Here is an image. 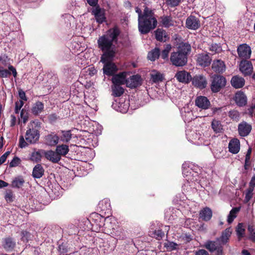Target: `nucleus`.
Instances as JSON below:
<instances>
[{
  "mask_svg": "<svg viewBox=\"0 0 255 255\" xmlns=\"http://www.w3.org/2000/svg\"><path fill=\"white\" fill-rule=\"evenodd\" d=\"M27 142L25 141L23 137L21 136L19 138V146L21 148L25 147L27 145Z\"/></svg>",
  "mask_w": 255,
  "mask_h": 255,
  "instance_id": "bf43d9fd",
  "label": "nucleus"
},
{
  "mask_svg": "<svg viewBox=\"0 0 255 255\" xmlns=\"http://www.w3.org/2000/svg\"><path fill=\"white\" fill-rule=\"evenodd\" d=\"M11 75L10 72L6 69H3L0 67V75L2 78H6Z\"/></svg>",
  "mask_w": 255,
  "mask_h": 255,
  "instance_id": "5fc2aeb1",
  "label": "nucleus"
},
{
  "mask_svg": "<svg viewBox=\"0 0 255 255\" xmlns=\"http://www.w3.org/2000/svg\"><path fill=\"white\" fill-rule=\"evenodd\" d=\"M160 55V50L158 48H155L148 54L147 57L149 60L154 61L157 59Z\"/></svg>",
  "mask_w": 255,
  "mask_h": 255,
  "instance_id": "e433bc0d",
  "label": "nucleus"
},
{
  "mask_svg": "<svg viewBox=\"0 0 255 255\" xmlns=\"http://www.w3.org/2000/svg\"><path fill=\"white\" fill-rule=\"evenodd\" d=\"M92 13L94 15L97 22L102 23L106 20L105 10L99 6H97L92 9Z\"/></svg>",
  "mask_w": 255,
  "mask_h": 255,
  "instance_id": "9b49d317",
  "label": "nucleus"
},
{
  "mask_svg": "<svg viewBox=\"0 0 255 255\" xmlns=\"http://www.w3.org/2000/svg\"><path fill=\"white\" fill-rule=\"evenodd\" d=\"M3 247L7 251H12L15 246V243L10 238L3 239Z\"/></svg>",
  "mask_w": 255,
  "mask_h": 255,
  "instance_id": "7c9ffc66",
  "label": "nucleus"
},
{
  "mask_svg": "<svg viewBox=\"0 0 255 255\" xmlns=\"http://www.w3.org/2000/svg\"><path fill=\"white\" fill-rule=\"evenodd\" d=\"M209 49L211 51L214 53H218L221 51L222 48L219 44L214 43L210 45Z\"/></svg>",
  "mask_w": 255,
  "mask_h": 255,
  "instance_id": "09e8293b",
  "label": "nucleus"
},
{
  "mask_svg": "<svg viewBox=\"0 0 255 255\" xmlns=\"http://www.w3.org/2000/svg\"><path fill=\"white\" fill-rule=\"evenodd\" d=\"M170 61L173 65L180 67L186 64L187 57L185 54L176 52H173L171 54Z\"/></svg>",
  "mask_w": 255,
  "mask_h": 255,
  "instance_id": "20e7f679",
  "label": "nucleus"
},
{
  "mask_svg": "<svg viewBox=\"0 0 255 255\" xmlns=\"http://www.w3.org/2000/svg\"><path fill=\"white\" fill-rule=\"evenodd\" d=\"M38 122H32L28 125L25 137L26 141L29 143L36 142L39 138V132L37 127Z\"/></svg>",
  "mask_w": 255,
  "mask_h": 255,
  "instance_id": "7ed1b4c3",
  "label": "nucleus"
},
{
  "mask_svg": "<svg viewBox=\"0 0 255 255\" xmlns=\"http://www.w3.org/2000/svg\"><path fill=\"white\" fill-rule=\"evenodd\" d=\"M41 152L48 160L53 163H57L61 160V157L56 150L54 151L52 150H42Z\"/></svg>",
  "mask_w": 255,
  "mask_h": 255,
  "instance_id": "ddd939ff",
  "label": "nucleus"
},
{
  "mask_svg": "<svg viewBox=\"0 0 255 255\" xmlns=\"http://www.w3.org/2000/svg\"><path fill=\"white\" fill-rule=\"evenodd\" d=\"M231 234L232 230L230 228H227L223 232L221 238L218 239L222 245H225L228 242Z\"/></svg>",
  "mask_w": 255,
  "mask_h": 255,
  "instance_id": "c85d7f7f",
  "label": "nucleus"
},
{
  "mask_svg": "<svg viewBox=\"0 0 255 255\" xmlns=\"http://www.w3.org/2000/svg\"><path fill=\"white\" fill-rule=\"evenodd\" d=\"M234 100L239 107H244L247 104V97L242 91H239L235 94Z\"/></svg>",
  "mask_w": 255,
  "mask_h": 255,
  "instance_id": "dca6fc26",
  "label": "nucleus"
},
{
  "mask_svg": "<svg viewBox=\"0 0 255 255\" xmlns=\"http://www.w3.org/2000/svg\"><path fill=\"white\" fill-rule=\"evenodd\" d=\"M20 118L24 124L26 123L28 119V112L24 109H22L20 112Z\"/></svg>",
  "mask_w": 255,
  "mask_h": 255,
  "instance_id": "de8ad7c7",
  "label": "nucleus"
},
{
  "mask_svg": "<svg viewBox=\"0 0 255 255\" xmlns=\"http://www.w3.org/2000/svg\"><path fill=\"white\" fill-rule=\"evenodd\" d=\"M87 1L91 6H96L98 3V0H87Z\"/></svg>",
  "mask_w": 255,
  "mask_h": 255,
  "instance_id": "774afa93",
  "label": "nucleus"
},
{
  "mask_svg": "<svg viewBox=\"0 0 255 255\" xmlns=\"http://www.w3.org/2000/svg\"><path fill=\"white\" fill-rule=\"evenodd\" d=\"M237 52L239 58L242 60H247L251 57L252 50L247 44H242L238 47Z\"/></svg>",
  "mask_w": 255,
  "mask_h": 255,
  "instance_id": "0eeeda50",
  "label": "nucleus"
},
{
  "mask_svg": "<svg viewBox=\"0 0 255 255\" xmlns=\"http://www.w3.org/2000/svg\"><path fill=\"white\" fill-rule=\"evenodd\" d=\"M192 85L196 88L200 89L205 88L207 85V81L206 77L201 74L196 75L191 80Z\"/></svg>",
  "mask_w": 255,
  "mask_h": 255,
  "instance_id": "1a4fd4ad",
  "label": "nucleus"
},
{
  "mask_svg": "<svg viewBox=\"0 0 255 255\" xmlns=\"http://www.w3.org/2000/svg\"><path fill=\"white\" fill-rule=\"evenodd\" d=\"M150 75V79L153 83H159L162 81L163 79L162 74L156 71H152Z\"/></svg>",
  "mask_w": 255,
  "mask_h": 255,
  "instance_id": "473e14b6",
  "label": "nucleus"
},
{
  "mask_svg": "<svg viewBox=\"0 0 255 255\" xmlns=\"http://www.w3.org/2000/svg\"><path fill=\"white\" fill-rule=\"evenodd\" d=\"M229 151L233 154L238 153L240 149V140L236 138L232 139L229 143Z\"/></svg>",
  "mask_w": 255,
  "mask_h": 255,
  "instance_id": "412c9836",
  "label": "nucleus"
},
{
  "mask_svg": "<svg viewBox=\"0 0 255 255\" xmlns=\"http://www.w3.org/2000/svg\"><path fill=\"white\" fill-rule=\"evenodd\" d=\"M160 19V22L164 27L168 28L174 25V21L170 16L163 15Z\"/></svg>",
  "mask_w": 255,
  "mask_h": 255,
  "instance_id": "bb28decb",
  "label": "nucleus"
},
{
  "mask_svg": "<svg viewBox=\"0 0 255 255\" xmlns=\"http://www.w3.org/2000/svg\"><path fill=\"white\" fill-rule=\"evenodd\" d=\"M171 49V46L170 44L166 45L164 49L162 51L161 53V57L163 59H167L168 57V54Z\"/></svg>",
  "mask_w": 255,
  "mask_h": 255,
  "instance_id": "79ce46f5",
  "label": "nucleus"
},
{
  "mask_svg": "<svg viewBox=\"0 0 255 255\" xmlns=\"http://www.w3.org/2000/svg\"><path fill=\"white\" fill-rule=\"evenodd\" d=\"M10 125L11 127H13L15 125L16 122V117L13 115H11L10 116Z\"/></svg>",
  "mask_w": 255,
  "mask_h": 255,
  "instance_id": "0e129e2a",
  "label": "nucleus"
},
{
  "mask_svg": "<svg viewBox=\"0 0 255 255\" xmlns=\"http://www.w3.org/2000/svg\"><path fill=\"white\" fill-rule=\"evenodd\" d=\"M99 206L102 210L105 211L109 209L110 204L109 201L106 199L100 201L99 203Z\"/></svg>",
  "mask_w": 255,
  "mask_h": 255,
  "instance_id": "37998d69",
  "label": "nucleus"
},
{
  "mask_svg": "<svg viewBox=\"0 0 255 255\" xmlns=\"http://www.w3.org/2000/svg\"><path fill=\"white\" fill-rule=\"evenodd\" d=\"M195 104L199 108L206 110L209 107L210 102L206 97L199 96L196 98Z\"/></svg>",
  "mask_w": 255,
  "mask_h": 255,
  "instance_id": "4be33fe9",
  "label": "nucleus"
},
{
  "mask_svg": "<svg viewBox=\"0 0 255 255\" xmlns=\"http://www.w3.org/2000/svg\"><path fill=\"white\" fill-rule=\"evenodd\" d=\"M239 70L244 76H250L253 72V66L249 60H241L239 65Z\"/></svg>",
  "mask_w": 255,
  "mask_h": 255,
  "instance_id": "6e6552de",
  "label": "nucleus"
},
{
  "mask_svg": "<svg viewBox=\"0 0 255 255\" xmlns=\"http://www.w3.org/2000/svg\"><path fill=\"white\" fill-rule=\"evenodd\" d=\"M240 210V207H235L233 208L228 216L227 221L229 224L233 222L234 219L237 217V214Z\"/></svg>",
  "mask_w": 255,
  "mask_h": 255,
  "instance_id": "c9c22d12",
  "label": "nucleus"
},
{
  "mask_svg": "<svg viewBox=\"0 0 255 255\" xmlns=\"http://www.w3.org/2000/svg\"><path fill=\"white\" fill-rule=\"evenodd\" d=\"M255 187V175L253 176L250 182L249 188H252L254 190Z\"/></svg>",
  "mask_w": 255,
  "mask_h": 255,
  "instance_id": "680f3d73",
  "label": "nucleus"
},
{
  "mask_svg": "<svg viewBox=\"0 0 255 255\" xmlns=\"http://www.w3.org/2000/svg\"><path fill=\"white\" fill-rule=\"evenodd\" d=\"M231 84L235 89H240L244 86L245 80L239 75H235L231 78Z\"/></svg>",
  "mask_w": 255,
  "mask_h": 255,
  "instance_id": "a211bd4d",
  "label": "nucleus"
},
{
  "mask_svg": "<svg viewBox=\"0 0 255 255\" xmlns=\"http://www.w3.org/2000/svg\"><path fill=\"white\" fill-rule=\"evenodd\" d=\"M240 113L237 110L231 111L229 113V116L233 120L238 121L240 118Z\"/></svg>",
  "mask_w": 255,
  "mask_h": 255,
  "instance_id": "49530a36",
  "label": "nucleus"
},
{
  "mask_svg": "<svg viewBox=\"0 0 255 255\" xmlns=\"http://www.w3.org/2000/svg\"><path fill=\"white\" fill-rule=\"evenodd\" d=\"M18 95H19V98L21 99L20 100H21V101L24 100L25 101H26L27 100V99L25 95V93L23 90H22L21 89L19 90L18 91Z\"/></svg>",
  "mask_w": 255,
  "mask_h": 255,
  "instance_id": "13d9d810",
  "label": "nucleus"
},
{
  "mask_svg": "<svg viewBox=\"0 0 255 255\" xmlns=\"http://www.w3.org/2000/svg\"><path fill=\"white\" fill-rule=\"evenodd\" d=\"M20 163V159L17 157H14L9 163V167H15Z\"/></svg>",
  "mask_w": 255,
  "mask_h": 255,
  "instance_id": "864d4df0",
  "label": "nucleus"
},
{
  "mask_svg": "<svg viewBox=\"0 0 255 255\" xmlns=\"http://www.w3.org/2000/svg\"><path fill=\"white\" fill-rule=\"evenodd\" d=\"M175 77L179 82L185 84L189 83L192 79L190 73L185 70L177 72L175 75Z\"/></svg>",
  "mask_w": 255,
  "mask_h": 255,
  "instance_id": "2eb2a0df",
  "label": "nucleus"
},
{
  "mask_svg": "<svg viewBox=\"0 0 255 255\" xmlns=\"http://www.w3.org/2000/svg\"><path fill=\"white\" fill-rule=\"evenodd\" d=\"M212 128L216 133L221 132L223 129L221 122L219 121L214 120L212 122Z\"/></svg>",
  "mask_w": 255,
  "mask_h": 255,
  "instance_id": "58836bf2",
  "label": "nucleus"
},
{
  "mask_svg": "<svg viewBox=\"0 0 255 255\" xmlns=\"http://www.w3.org/2000/svg\"><path fill=\"white\" fill-rule=\"evenodd\" d=\"M195 255H209L208 253L204 250H200L196 252Z\"/></svg>",
  "mask_w": 255,
  "mask_h": 255,
  "instance_id": "338daca9",
  "label": "nucleus"
},
{
  "mask_svg": "<svg viewBox=\"0 0 255 255\" xmlns=\"http://www.w3.org/2000/svg\"><path fill=\"white\" fill-rule=\"evenodd\" d=\"M205 247L211 252H216L215 255H224L223 245L219 242V239L216 241H207Z\"/></svg>",
  "mask_w": 255,
  "mask_h": 255,
  "instance_id": "39448f33",
  "label": "nucleus"
},
{
  "mask_svg": "<svg viewBox=\"0 0 255 255\" xmlns=\"http://www.w3.org/2000/svg\"><path fill=\"white\" fill-rule=\"evenodd\" d=\"M120 33L119 29L115 27L110 29L106 34L99 38L98 40V46L103 52L101 56V61L102 62L113 60L117 52L116 44L117 43L118 36Z\"/></svg>",
  "mask_w": 255,
  "mask_h": 255,
  "instance_id": "f257e3e1",
  "label": "nucleus"
},
{
  "mask_svg": "<svg viewBox=\"0 0 255 255\" xmlns=\"http://www.w3.org/2000/svg\"><path fill=\"white\" fill-rule=\"evenodd\" d=\"M226 84V80L225 77L220 75H215L211 85V89L214 93L219 92L224 88Z\"/></svg>",
  "mask_w": 255,
  "mask_h": 255,
  "instance_id": "423d86ee",
  "label": "nucleus"
},
{
  "mask_svg": "<svg viewBox=\"0 0 255 255\" xmlns=\"http://www.w3.org/2000/svg\"><path fill=\"white\" fill-rule=\"evenodd\" d=\"M212 58L208 53H202L196 55V62L197 65L203 67L209 66L211 63Z\"/></svg>",
  "mask_w": 255,
  "mask_h": 255,
  "instance_id": "9d476101",
  "label": "nucleus"
},
{
  "mask_svg": "<svg viewBox=\"0 0 255 255\" xmlns=\"http://www.w3.org/2000/svg\"><path fill=\"white\" fill-rule=\"evenodd\" d=\"M24 105V103L22 101L19 100L18 101H16L15 103V109L14 111L15 114H18L19 111L20 110L21 108L22 107V106Z\"/></svg>",
  "mask_w": 255,
  "mask_h": 255,
  "instance_id": "3c124183",
  "label": "nucleus"
},
{
  "mask_svg": "<svg viewBox=\"0 0 255 255\" xmlns=\"http://www.w3.org/2000/svg\"><path fill=\"white\" fill-rule=\"evenodd\" d=\"M113 95L115 97H120L124 93V89L121 85H114L112 87Z\"/></svg>",
  "mask_w": 255,
  "mask_h": 255,
  "instance_id": "4c0bfd02",
  "label": "nucleus"
},
{
  "mask_svg": "<svg viewBox=\"0 0 255 255\" xmlns=\"http://www.w3.org/2000/svg\"><path fill=\"white\" fill-rule=\"evenodd\" d=\"M42 150H40L36 152H32L31 157L30 159L35 162H38L41 160L42 154H43L41 152Z\"/></svg>",
  "mask_w": 255,
  "mask_h": 255,
  "instance_id": "ea45409f",
  "label": "nucleus"
},
{
  "mask_svg": "<svg viewBox=\"0 0 255 255\" xmlns=\"http://www.w3.org/2000/svg\"><path fill=\"white\" fill-rule=\"evenodd\" d=\"M245 231L244 225L242 223H239L236 228V232L239 239L244 236Z\"/></svg>",
  "mask_w": 255,
  "mask_h": 255,
  "instance_id": "a19ab883",
  "label": "nucleus"
},
{
  "mask_svg": "<svg viewBox=\"0 0 255 255\" xmlns=\"http://www.w3.org/2000/svg\"><path fill=\"white\" fill-rule=\"evenodd\" d=\"M13 194L12 192L9 190L6 191L5 194V199L8 202H11L13 201Z\"/></svg>",
  "mask_w": 255,
  "mask_h": 255,
  "instance_id": "4d7b16f0",
  "label": "nucleus"
},
{
  "mask_svg": "<svg viewBox=\"0 0 255 255\" xmlns=\"http://www.w3.org/2000/svg\"><path fill=\"white\" fill-rule=\"evenodd\" d=\"M156 39L161 42H165L168 39L166 31L162 28H158L155 31Z\"/></svg>",
  "mask_w": 255,
  "mask_h": 255,
  "instance_id": "393cba45",
  "label": "nucleus"
},
{
  "mask_svg": "<svg viewBox=\"0 0 255 255\" xmlns=\"http://www.w3.org/2000/svg\"><path fill=\"white\" fill-rule=\"evenodd\" d=\"M44 109V105L41 102L38 101L34 103L31 108V112L34 115L40 114Z\"/></svg>",
  "mask_w": 255,
  "mask_h": 255,
  "instance_id": "c756f323",
  "label": "nucleus"
},
{
  "mask_svg": "<svg viewBox=\"0 0 255 255\" xmlns=\"http://www.w3.org/2000/svg\"><path fill=\"white\" fill-rule=\"evenodd\" d=\"M88 70L89 74L91 76L95 75L97 72V70L93 67H89Z\"/></svg>",
  "mask_w": 255,
  "mask_h": 255,
  "instance_id": "69168bd1",
  "label": "nucleus"
},
{
  "mask_svg": "<svg viewBox=\"0 0 255 255\" xmlns=\"http://www.w3.org/2000/svg\"><path fill=\"white\" fill-rule=\"evenodd\" d=\"M212 68L216 72L222 73L225 71L226 66L223 61L221 60H216L213 61Z\"/></svg>",
  "mask_w": 255,
  "mask_h": 255,
  "instance_id": "b1692460",
  "label": "nucleus"
},
{
  "mask_svg": "<svg viewBox=\"0 0 255 255\" xmlns=\"http://www.w3.org/2000/svg\"><path fill=\"white\" fill-rule=\"evenodd\" d=\"M177 245L173 242H169L166 245L168 250H172L176 248Z\"/></svg>",
  "mask_w": 255,
  "mask_h": 255,
  "instance_id": "052dcab7",
  "label": "nucleus"
},
{
  "mask_svg": "<svg viewBox=\"0 0 255 255\" xmlns=\"http://www.w3.org/2000/svg\"><path fill=\"white\" fill-rule=\"evenodd\" d=\"M112 60L103 62L104 63L103 67L104 74L108 76L114 75L118 71V68L115 63L112 62Z\"/></svg>",
  "mask_w": 255,
  "mask_h": 255,
  "instance_id": "f8f14e48",
  "label": "nucleus"
},
{
  "mask_svg": "<svg viewBox=\"0 0 255 255\" xmlns=\"http://www.w3.org/2000/svg\"><path fill=\"white\" fill-rule=\"evenodd\" d=\"M61 140L64 142H68L71 139V133L70 131H63Z\"/></svg>",
  "mask_w": 255,
  "mask_h": 255,
  "instance_id": "c03bdc74",
  "label": "nucleus"
},
{
  "mask_svg": "<svg viewBox=\"0 0 255 255\" xmlns=\"http://www.w3.org/2000/svg\"><path fill=\"white\" fill-rule=\"evenodd\" d=\"M59 140V136L54 132L47 134L44 137L45 144L50 146L56 145L58 143Z\"/></svg>",
  "mask_w": 255,
  "mask_h": 255,
  "instance_id": "6ab92c4d",
  "label": "nucleus"
},
{
  "mask_svg": "<svg viewBox=\"0 0 255 255\" xmlns=\"http://www.w3.org/2000/svg\"><path fill=\"white\" fill-rule=\"evenodd\" d=\"M127 87L134 88L141 85V77L138 75L131 76L126 80Z\"/></svg>",
  "mask_w": 255,
  "mask_h": 255,
  "instance_id": "f3484780",
  "label": "nucleus"
},
{
  "mask_svg": "<svg viewBox=\"0 0 255 255\" xmlns=\"http://www.w3.org/2000/svg\"><path fill=\"white\" fill-rule=\"evenodd\" d=\"M252 129L251 125L246 122L243 121L238 125V132L241 136H248Z\"/></svg>",
  "mask_w": 255,
  "mask_h": 255,
  "instance_id": "4468645a",
  "label": "nucleus"
},
{
  "mask_svg": "<svg viewBox=\"0 0 255 255\" xmlns=\"http://www.w3.org/2000/svg\"><path fill=\"white\" fill-rule=\"evenodd\" d=\"M69 147L65 144H62L57 146L56 151L60 157L61 158L62 156H65L69 152Z\"/></svg>",
  "mask_w": 255,
  "mask_h": 255,
  "instance_id": "72a5a7b5",
  "label": "nucleus"
},
{
  "mask_svg": "<svg viewBox=\"0 0 255 255\" xmlns=\"http://www.w3.org/2000/svg\"><path fill=\"white\" fill-rule=\"evenodd\" d=\"M135 12L138 14V27L141 34H146L156 27L157 21L151 9L146 6L142 12L139 8L136 7Z\"/></svg>",
  "mask_w": 255,
  "mask_h": 255,
  "instance_id": "f03ea898",
  "label": "nucleus"
},
{
  "mask_svg": "<svg viewBox=\"0 0 255 255\" xmlns=\"http://www.w3.org/2000/svg\"><path fill=\"white\" fill-rule=\"evenodd\" d=\"M248 230L249 232V239L252 241H255V229L252 225H249Z\"/></svg>",
  "mask_w": 255,
  "mask_h": 255,
  "instance_id": "a18cd8bd",
  "label": "nucleus"
},
{
  "mask_svg": "<svg viewBox=\"0 0 255 255\" xmlns=\"http://www.w3.org/2000/svg\"><path fill=\"white\" fill-rule=\"evenodd\" d=\"M126 73L123 72L114 76L112 78V82L114 85H121L126 84Z\"/></svg>",
  "mask_w": 255,
  "mask_h": 255,
  "instance_id": "5701e85b",
  "label": "nucleus"
},
{
  "mask_svg": "<svg viewBox=\"0 0 255 255\" xmlns=\"http://www.w3.org/2000/svg\"><path fill=\"white\" fill-rule=\"evenodd\" d=\"M181 0H166V2L167 5L171 7H175L179 4Z\"/></svg>",
  "mask_w": 255,
  "mask_h": 255,
  "instance_id": "603ef678",
  "label": "nucleus"
},
{
  "mask_svg": "<svg viewBox=\"0 0 255 255\" xmlns=\"http://www.w3.org/2000/svg\"><path fill=\"white\" fill-rule=\"evenodd\" d=\"M252 153V148H249L247 151L246 155V158L245 160L247 162H250V158H251V155Z\"/></svg>",
  "mask_w": 255,
  "mask_h": 255,
  "instance_id": "e2e57ef3",
  "label": "nucleus"
},
{
  "mask_svg": "<svg viewBox=\"0 0 255 255\" xmlns=\"http://www.w3.org/2000/svg\"><path fill=\"white\" fill-rule=\"evenodd\" d=\"M190 51L191 46L189 43L181 42L179 44L177 51L185 54V56L187 57V55Z\"/></svg>",
  "mask_w": 255,
  "mask_h": 255,
  "instance_id": "cd10ccee",
  "label": "nucleus"
},
{
  "mask_svg": "<svg viewBox=\"0 0 255 255\" xmlns=\"http://www.w3.org/2000/svg\"><path fill=\"white\" fill-rule=\"evenodd\" d=\"M200 217L205 221H209L212 216V212L211 210L208 207L203 209L200 213Z\"/></svg>",
  "mask_w": 255,
  "mask_h": 255,
  "instance_id": "2f4dec72",
  "label": "nucleus"
},
{
  "mask_svg": "<svg viewBox=\"0 0 255 255\" xmlns=\"http://www.w3.org/2000/svg\"><path fill=\"white\" fill-rule=\"evenodd\" d=\"M154 235L157 240H160L164 236V232L160 230H155L154 232Z\"/></svg>",
  "mask_w": 255,
  "mask_h": 255,
  "instance_id": "6e6d98bb",
  "label": "nucleus"
},
{
  "mask_svg": "<svg viewBox=\"0 0 255 255\" xmlns=\"http://www.w3.org/2000/svg\"><path fill=\"white\" fill-rule=\"evenodd\" d=\"M186 25L189 29L196 30L199 27L200 22L195 16L191 15L187 18Z\"/></svg>",
  "mask_w": 255,
  "mask_h": 255,
  "instance_id": "aec40b11",
  "label": "nucleus"
},
{
  "mask_svg": "<svg viewBox=\"0 0 255 255\" xmlns=\"http://www.w3.org/2000/svg\"><path fill=\"white\" fill-rule=\"evenodd\" d=\"M44 169L41 164H36L33 169L32 176L34 178H40L44 174Z\"/></svg>",
  "mask_w": 255,
  "mask_h": 255,
  "instance_id": "a878e982",
  "label": "nucleus"
},
{
  "mask_svg": "<svg viewBox=\"0 0 255 255\" xmlns=\"http://www.w3.org/2000/svg\"><path fill=\"white\" fill-rule=\"evenodd\" d=\"M254 189H252V188H248L246 194V197L245 199V202L246 203H248L252 198L253 195V191Z\"/></svg>",
  "mask_w": 255,
  "mask_h": 255,
  "instance_id": "8fccbe9b",
  "label": "nucleus"
},
{
  "mask_svg": "<svg viewBox=\"0 0 255 255\" xmlns=\"http://www.w3.org/2000/svg\"><path fill=\"white\" fill-rule=\"evenodd\" d=\"M24 180L21 176L15 177L11 182V186L13 188H21L24 183Z\"/></svg>",
  "mask_w": 255,
  "mask_h": 255,
  "instance_id": "f704fd0d",
  "label": "nucleus"
}]
</instances>
